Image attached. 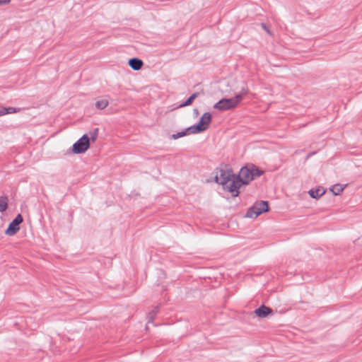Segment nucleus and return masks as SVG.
<instances>
[{
  "label": "nucleus",
  "instance_id": "nucleus-1",
  "mask_svg": "<svg viewBox=\"0 0 362 362\" xmlns=\"http://www.w3.org/2000/svg\"><path fill=\"white\" fill-rule=\"evenodd\" d=\"M263 171L259 170L255 165H250L243 167L239 174H235V180L232 182L230 186V193L233 197H237L239 194V188L243 185H248L252 180L260 177Z\"/></svg>",
  "mask_w": 362,
  "mask_h": 362
},
{
  "label": "nucleus",
  "instance_id": "nucleus-2",
  "mask_svg": "<svg viewBox=\"0 0 362 362\" xmlns=\"http://www.w3.org/2000/svg\"><path fill=\"white\" fill-rule=\"evenodd\" d=\"M249 92L247 85L243 82L240 90L233 98H223L215 103L213 107L220 111L229 110L235 108L243 100V97Z\"/></svg>",
  "mask_w": 362,
  "mask_h": 362
},
{
  "label": "nucleus",
  "instance_id": "nucleus-3",
  "mask_svg": "<svg viewBox=\"0 0 362 362\" xmlns=\"http://www.w3.org/2000/svg\"><path fill=\"white\" fill-rule=\"evenodd\" d=\"M215 182L222 185L223 189L230 192L232 182L235 180V174L233 170L226 166L217 168L215 171Z\"/></svg>",
  "mask_w": 362,
  "mask_h": 362
},
{
  "label": "nucleus",
  "instance_id": "nucleus-4",
  "mask_svg": "<svg viewBox=\"0 0 362 362\" xmlns=\"http://www.w3.org/2000/svg\"><path fill=\"white\" fill-rule=\"evenodd\" d=\"M269 211L268 202L267 201H260L256 202L252 207L249 208L245 217L255 218L262 213Z\"/></svg>",
  "mask_w": 362,
  "mask_h": 362
},
{
  "label": "nucleus",
  "instance_id": "nucleus-5",
  "mask_svg": "<svg viewBox=\"0 0 362 362\" xmlns=\"http://www.w3.org/2000/svg\"><path fill=\"white\" fill-rule=\"evenodd\" d=\"M211 121V115L209 112H205L200 118L196 125L188 127V130H193L192 134H197L206 130Z\"/></svg>",
  "mask_w": 362,
  "mask_h": 362
},
{
  "label": "nucleus",
  "instance_id": "nucleus-6",
  "mask_svg": "<svg viewBox=\"0 0 362 362\" xmlns=\"http://www.w3.org/2000/svg\"><path fill=\"white\" fill-rule=\"evenodd\" d=\"M90 146V139L87 134H83L73 145L72 151L76 154L84 153Z\"/></svg>",
  "mask_w": 362,
  "mask_h": 362
},
{
  "label": "nucleus",
  "instance_id": "nucleus-7",
  "mask_svg": "<svg viewBox=\"0 0 362 362\" xmlns=\"http://www.w3.org/2000/svg\"><path fill=\"white\" fill-rule=\"evenodd\" d=\"M23 219L22 216L19 214L15 218L9 223L8 227L5 231L7 235H15L20 229L19 225L23 222Z\"/></svg>",
  "mask_w": 362,
  "mask_h": 362
},
{
  "label": "nucleus",
  "instance_id": "nucleus-8",
  "mask_svg": "<svg viewBox=\"0 0 362 362\" xmlns=\"http://www.w3.org/2000/svg\"><path fill=\"white\" fill-rule=\"evenodd\" d=\"M272 313V309L264 305L255 310V314L261 318L267 317L269 315Z\"/></svg>",
  "mask_w": 362,
  "mask_h": 362
},
{
  "label": "nucleus",
  "instance_id": "nucleus-9",
  "mask_svg": "<svg viewBox=\"0 0 362 362\" xmlns=\"http://www.w3.org/2000/svg\"><path fill=\"white\" fill-rule=\"evenodd\" d=\"M129 66L134 71H139L144 65V62L139 58H132L129 60Z\"/></svg>",
  "mask_w": 362,
  "mask_h": 362
},
{
  "label": "nucleus",
  "instance_id": "nucleus-10",
  "mask_svg": "<svg viewBox=\"0 0 362 362\" xmlns=\"http://www.w3.org/2000/svg\"><path fill=\"white\" fill-rule=\"evenodd\" d=\"M308 193L312 198L317 199L325 193V189L323 187H318L315 189H310Z\"/></svg>",
  "mask_w": 362,
  "mask_h": 362
},
{
  "label": "nucleus",
  "instance_id": "nucleus-11",
  "mask_svg": "<svg viewBox=\"0 0 362 362\" xmlns=\"http://www.w3.org/2000/svg\"><path fill=\"white\" fill-rule=\"evenodd\" d=\"M8 207V198L6 196L0 197V212H4Z\"/></svg>",
  "mask_w": 362,
  "mask_h": 362
},
{
  "label": "nucleus",
  "instance_id": "nucleus-12",
  "mask_svg": "<svg viewBox=\"0 0 362 362\" xmlns=\"http://www.w3.org/2000/svg\"><path fill=\"white\" fill-rule=\"evenodd\" d=\"M192 130H188V127L184 130V131H182V132H177V134H173L172 135V138L173 139H177L179 138H181L182 136H186L187 134H192Z\"/></svg>",
  "mask_w": 362,
  "mask_h": 362
},
{
  "label": "nucleus",
  "instance_id": "nucleus-13",
  "mask_svg": "<svg viewBox=\"0 0 362 362\" xmlns=\"http://www.w3.org/2000/svg\"><path fill=\"white\" fill-rule=\"evenodd\" d=\"M344 187L340 184H337L333 185L330 188V191L334 194V195H339L340 193L344 190Z\"/></svg>",
  "mask_w": 362,
  "mask_h": 362
},
{
  "label": "nucleus",
  "instance_id": "nucleus-14",
  "mask_svg": "<svg viewBox=\"0 0 362 362\" xmlns=\"http://www.w3.org/2000/svg\"><path fill=\"white\" fill-rule=\"evenodd\" d=\"M108 104H109V102L107 100L102 99V100H98L95 103V107H96V108H98L99 110H103L108 105Z\"/></svg>",
  "mask_w": 362,
  "mask_h": 362
},
{
  "label": "nucleus",
  "instance_id": "nucleus-15",
  "mask_svg": "<svg viewBox=\"0 0 362 362\" xmlns=\"http://www.w3.org/2000/svg\"><path fill=\"white\" fill-rule=\"evenodd\" d=\"M158 313V307H155L151 312L148 313L147 317H148V322L151 323L153 322L155 316Z\"/></svg>",
  "mask_w": 362,
  "mask_h": 362
},
{
  "label": "nucleus",
  "instance_id": "nucleus-16",
  "mask_svg": "<svg viewBox=\"0 0 362 362\" xmlns=\"http://www.w3.org/2000/svg\"><path fill=\"white\" fill-rule=\"evenodd\" d=\"M199 94V93H193L183 104L180 105V107L190 105L194 101V100L198 97Z\"/></svg>",
  "mask_w": 362,
  "mask_h": 362
},
{
  "label": "nucleus",
  "instance_id": "nucleus-17",
  "mask_svg": "<svg viewBox=\"0 0 362 362\" xmlns=\"http://www.w3.org/2000/svg\"><path fill=\"white\" fill-rule=\"evenodd\" d=\"M98 129H94L93 131L89 132V139H91L93 141H95L98 138Z\"/></svg>",
  "mask_w": 362,
  "mask_h": 362
},
{
  "label": "nucleus",
  "instance_id": "nucleus-18",
  "mask_svg": "<svg viewBox=\"0 0 362 362\" xmlns=\"http://www.w3.org/2000/svg\"><path fill=\"white\" fill-rule=\"evenodd\" d=\"M6 108H7L8 114L16 113L17 112H19V110H20V109H16L15 107H6Z\"/></svg>",
  "mask_w": 362,
  "mask_h": 362
},
{
  "label": "nucleus",
  "instance_id": "nucleus-19",
  "mask_svg": "<svg viewBox=\"0 0 362 362\" xmlns=\"http://www.w3.org/2000/svg\"><path fill=\"white\" fill-rule=\"evenodd\" d=\"M6 114H8L7 108L0 105V116H3Z\"/></svg>",
  "mask_w": 362,
  "mask_h": 362
},
{
  "label": "nucleus",
  "instance_id": "nucleus-20",
  "mask_svg": "<svg viewBox=\"0 0 362 362\" xmlns=\"http://www.w3.org/2000/svg\"><path fill=\"white\" fill-rule=\"evenodd\" d=\"M261 26L269 35H272L270 30L267 28L265 23H261Z\"/></svg>",
  "mask_w": 362,
  "mask_h": 362
},
{
  "label": "nucleus",
  "instance_id": "nucleus-21",
  "mask_svg": "<svg viewBox=\"0 0 362 362\" xmlns=\"http://www.w3.org/2000/svg\"><path fill=\"white\" fill-rule=\"evenodd\" d=\"M11 0H0V5H4L9 4Z\"/></svg>",
  "mask_w": 362,
  "mask_h": 362
}]
</instances>
